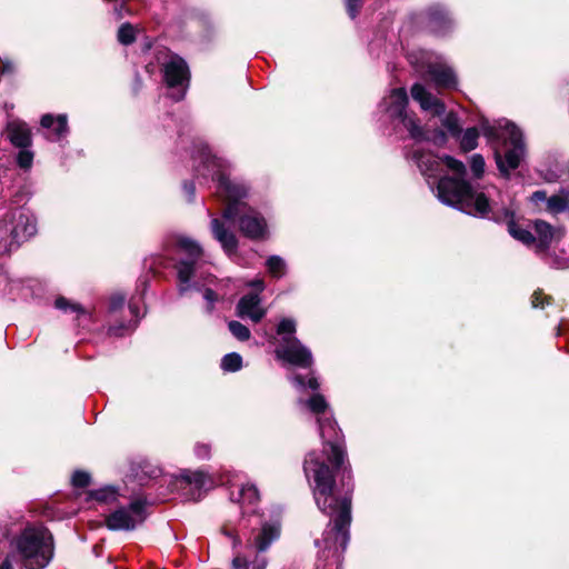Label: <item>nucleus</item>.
Here are the masks:
<instances>
[{
  "label": "nucleus",
  "instance_id": "f257e3e1",
  "mask_svg": "<svg viewBox=\"0 0 569 569\" xmlns=\"http://www.w3.org/2000/svg\"><path fill=\"white\" fill-rule=\"evenodd\" d=\"M317 423L323 450L309 452L303 470L317 507L331 518L322 540H316V546L338 555L346 550L350 538L352 472L341 430L332 415L317 418Z\"/></svg>",
  "mask_w": 569,
  "mask_h": 569
},
{
  "label": "nucleus",
  "instance_id": "f03ea898",
  "mask_svg": "<svg viewBox=\"0 0 569 569\" xmlns=\"http://www.w3.org/2000/svg\"><path fill=\"white\" fill-rule=\"evenodd\" d=\"M196 171L204 178L211 177L218 182L217 192L227 201L222 212L226 221H237L239 230L247 238L257 240L268 234V223L264 217L242 201L249 194V187L241 181L231 180L228 176L229 163L212 153L208 146L199 149Z\"/></svg>",
  "mask_w": 569,
  "mask_h": 569
},
{
  "label": "nucleus",
  "instance_id": "7ed1b4c3",
  "mask_svg": "<svg viewBox=\"0 0 569 569\" xmlns=\"http://www.w3.org/2000/svg\"><path fill=\"white\" fill-rule=\"evenodd\" d=\"M490 196V190L487 191V194L477 192L472 186L451 178L443 179L439 186V200L442 203L472 216L506 222L508 232L512 238L527 246H532V242H536L535 236L517 224L513 219V211L500 207L496 202L490 203L488 199Z\"/></svg>",
  "mask_w": 569,
  "mask_h": 569
},
{
  "label": "nucleus",
  "instance_id": "20e7f679",
  "mask_svg": "<svg viewBox=\"0 0 569 569\" xmlns=\"http://www.w3.org/2000/svg\"><path fill=\"white\" fill-rule=\"evenodd\" d=\"M408 94L405 88H396L386 94L379 103V110L391 121L398 120L409 132L416 142L430 141L437 146L446 142V134L442 130H427L420 126L415 114L407 112Z\"/></svg>",
  "mask_w": 569,
  "mask_h": 569
},
{
  "label": "nucleus",
  "instance_id": "39448f33",
  "mask_svg": "<svg viewBox=\"0 0 569 569\" xmlns=\"http://www.w3.org/2000/svg\"><path fill=\"white\" fill-rule=\"evenodd\" d=\"M17 553L28 569H42L52 558V536L43 527H30L16 540Z\"/></svg>",
  "mask_w": 569,
  "mask_h": 569
},
{
  "label": "nucleus",
  "instance_id": "423d86ee",
  "mask_svg": "<svg viewBox=\"0 0 569 569\" xmlns=\"http://www.w3.org/2000/svg\"><path fill=\"white\" fill-rule=\"evenodd\" d=\"M297 331L296 320L282 318L277 326L279 337L274 350L276 358L283 365H290L302 369L311 368L313 357L311 350L305 346L295 335Z\"/></svg>",
  "mask_w": 569,
  "mask_h": 569
},
{
  "label": "nucleus",
  "instance_id": "0eeeda50",
  "mask_svg": "<svg viewBox=\"0 0 569 569\" xmlns=\"http://www.w3.org/2000/svg\"><path fill=\"white\" fill-rule=\"evenodd\" d=\"M482 133L489 139H501L509 144L505 152V157H498L497 163L502 172H508L519 167L520 161L525 156V143L522 140L521 131L507 120H501L497 123H489L483 121L480 124Z\"/></svg>",
  "mask_w": 569,
  "mask_h": 569
},
{
  "label": "nucleus",
  "instance_id": "6e6552de",
  "mask_svg": "<svg viewBox=\"0 0 569 569\" xmlns=\"http://www.w3.org/2000/svg\"><path fill=\"white\" fill-rule=\"evenodd\" d=\"M182 253L188 256L187 260H180L176 266L178 276V290L180 295H184L190 290L200 291L203 284L198 280L199 267L197 259L201 257L202 249L198 242L189 238H181L178 242Z\"/></svg>",
  "mask_w": 569,
  "mask_h": 569
},
{
  "label": "nucleus",
  "instance_id": "1a4fd4ad",
  "mask_svg": "<svg viewBox=\"0 0 569 569\" xmlns=\"http://www.w3.org/2000/svg\"><path fill=\"white\" fill-rule=\"evenodd\" d=\"M410 157L415 161V163L418 166L420 172L428 179L437 177L442 163H445L447 166V168L453 173L451 179L461 180L465 183L471 186L465 179L466 173H467L466 166L463 164V162H461L452 157L446 156L445 158L441 159L431 152L423 151L420 148L413 149ZM446 178H450V176H445V177L440 178L437 183L436 196L438 199H439L440 182Z\"/></svg>",
  "mask_w": 569,
  "mask_h": 569
},
{
  "label": "nucleus",
  "instance_id": "9d476101",
  "mask_svg": "<svg viewBox=\"0 0 569 569\" xmlns=\"http://www.w3.org/2000/svg\"><path fill=\"white\" fill-rule=\"evenodd\" d=\"M409 60L423 76L430 77L436 86L456 88V73L441 57L426 50H419L409 53Z\"/></svg>",
  "mask_w": 569,
  "mask_h": 569
},
{
  "label": "nucleus",
  "instance_id": "9b49d317",
  "mask_svg": "<svg viewBox=\"0 0 569 569\" xmlns=\"http://www.w3.org/2000/svg\"><path fill=\"white\" fill-rule=\"evenodd\" d=\"M161 70L163 80L170 89L178 90L173 96L176 101L181 100L189 86L190 72L187 62L178 54L168 52L164 53L163 61H161Z\"/></svg>",
  "mask_w": 569,
  "mask_h": 569
},
{
  "label": "nucleus",
  "instance_id": "f8f14e48",
  "mask_svg": "<svg viewBox=\"0 0 569 569\" xmlns=\"http://www.w3.org/2000/svg\"><path fill=\"white\" fill-rule=\"evenodd\" d=\"M146 506L144 499H133L128 507L118 508L107 517V527L110 530H133L146 520Z\"/></svg>",
  "mask_w": 569,
  "mask_h": 569
},
{
  "label": "nucleus",
  "instance_id": "ddd939ff",
  "mask_svg": "<svg viewBox=\"0 0 569 569\" xmlns=\"http://www.w3.org/2000/svg\"><path fill=\"white\" fill-rule=\"evenodd\" d=\"M6 219L13 237L21 242L27 241L37 233V220L32 213L24 209L8 212Z\"/></svg>",
  "mask_w": 569,
  "mask_h": 569
},
{
  "label": "nucleus",
  "instance_id": "4468645a",
  "mask_svg": "<svg viewBox=\"0 0 569 569\" xmlns=\"http://www.w3.org/2000/svg\"><path fill=\"white\" fill-rule=\"evenodd\" d=\"M266 313L267 311L261 306L259 293H248L237 305V315L240 318H249L253 322H259Z\"/></svg>",
  "mask_w": 569,
  "mask_h": 569
},
{
  "label": "nucleus",
  "instance_id": "2eb2a0df",
  "mask_svg": "<svg viewBox=\"0 0 569 569\" xmlns=\"http://www.w3.org/2000/svg\"><path fill=\"white\" fill-rule=\"evenodd\" d=\"M411 97L417 101L423 111L440 116L445 112L446 107L437 97L432 96L422 84L415 83L411 87Z\"/></svg>",
  "mask_w": 569,
  "mask_h": 569
},
{
  "label": "nucleus",
  "instance_id": "dca6fc26",
  "mask_svg": "<svg viewBox=\"0 0 569 569\" xmlns=\"http://www.w3.org/2000/svg\"><path fill=\"white\" fill-rule=\"evenodd\" d=\"M231 500L239 503L244 515L254 513L259 501V491L253 483L241 485L231 492Z\"/></svg>",
  "mask_w": 569,
  "mask_h": 569
},
{
  "label": "nucleus",
  "instance_id": "f3484780",
  "mask_svg": "<svg viewBox=\"0 0 569 569\" xmlns=\"http://www.w3.org/2000/svg\"><path fill=\"white\" fill-rule=\"evenodd\" d=\"M6 132L10 142L17 148L31 146V130L26 122L19 119L9 120Z\"/></svg>",
  "mask_w": 569,
  "mask_h": 569
},
{
  "label": "nucleus",
  "instance_id": "a211bd4d",
  "mask_svg": "<svg viewBox=\"0 0 569 569\" xmlns=\"http://www.w3.org/2000/svg\"><path fill=\"white\" fill-rule=\"evenodd\" d=\"M210 227L213 238L221 244L224 252L227 254L236 252L238 247L237 237L224 226V222L218 218H212Z\"/></svg>",
  "mask_w": 569,
  "mask_h": 569
},
{
  "label": "nucleus",
  "instance_id": "6ab92c4d",
  "mask_svg": "<svg viewBox=\"0 0 569 569\" xmlns=\"http://www.w3.org/2000/svg\"><path fill=\"white\" fill-rule=\"evenodd\" d=\"M40 124L43 129L50 130L48 139L52 141H59L68 133V119L66 114L57 117L50 113L43 114Z\"/></svg>",
  "mask_w": 569,
  "mask_h": 569
},
{
  "label": "nucleus",
  "instance_id": "aec40b11",
  "mask_svg": "<svg viewBox=\"0 0 569 569\" xmlns=\"http://www.w3.org/2000/svg\"><path fill=\"white\" fill-rule=\"evenodd\" d=\"M428 14L429 26L435 33L443 34L452 27L453 21L445 7L433 6Z\"/></svg>",
  "mask_w": 569,
  "mask_h": 569
},
{
  "label": "nucleus",
  "instance_id": "412c9836",
  "mask_svg": "<svg viewBox=\"0 0 569 569\" xmlns=\"http://www.w3.org/2000/svg\"><path fill=\"white\" fill-rule=\"evenodd\" d=\"M533 228L536 232V242H532V246H535L537 251H545L553 238V228L541 220L535 221Z\"/></svg>",
  "mask_w": 569,
  "mask_h": 569
},
{
  "label": "nucleus",
  "instance_id": "4be33fe9",
  "mask_svg": "<svg viewBox=\"0 0 569 569\" xmlns=\"http://www.w3.org/2000/svg\"><path fill=\"white\" fill-rule=\"evenodd\" d=\"M280 525L278 522L264 523L261 532L254 540V545L258 551H264L268 547L279 537Z\"/></svg>",
  "mask_w": 569,
  "mask_h": 569
},
{
  "label": "nucleus",
  "instance_id": "5701e85b",
  "mask_svg": "<svg viewBox=\"0 0 569 569\" xmlns=\"http://www.w3.org/2000/svg\"><path fill=\"white\" fill-rule=\"evenodd\" d=\"M19 246L20 241L17 237H13V233L10 231V226L6 217H3L0 221V254L10 252Z\"/></svg>",
  "mask_w": 569,
  "mask_h": 569
},
{
  "label": "nucleus",
  "instance_id": "b1692460",
  "mask_svg": "<svg viewBox=\"0 0 569 569\" xmlns=\"http://www.w3.org/2000/svg\"><path fill=\"white\" fill-rule=\"evenodd\" d=\"M298 403L300 406L306 407L311 413L316 415L317 418L319 417H326L329 413L328 411V402L326 401L325 397L320 393H315L312 397H310L307 400L299 399Z\"/></svg>",
  "mask_w": 569,
  "mask_h": 569
},
{
  "label": "nucleus",
  "instance_id": "393cba45",
  "mask_svg": "<svg viewBox=\"0 0 569 569\" xmlns=\"http://www.w3.org/2000/svg\"><path fill=\"white\" fill-rule=\"evenodd\" d=\"M181 482L190 486L194 490H201L209 482L206 473L202 471H190L186 470L180 475Z\"/></svg>",
  "mask_w": 569,
  "mask_h": 569
},
{
  "label": "nucleus",
  "instance_id": "a878e982",
  "mask_svg": "<svg viewBox=\"0 0 569 569\" xmlns=\"http://www.w3.org/2000/svg\"><path fill=\"white\" fill-rule=\"evenodd\" d=\"M289 380L298 391H303L307 388L316 391L320 387V383L313 373H310L307 380L298 373L290 376Z\"/></svg>",
  "mask_w": 569,
  "mask_h": 569
},
{
  "label": "nucleus",
  "instance_id": "bb28decb",
  "mask_svg": "<svg viewBox=\"0 0 569 569\" xmlns=\"http://www.w3.org/2000/svg\"><path fill=\"white\" fill-rule=\"evenodd\" d=\"M266 266L268 269V272L274 277V278H282L287 272V264L286 261L279 257V256H270L267 261Z\"/></svg>",
  "mask_w": 569,
  "mask_h": 569
},
{
  "label": "nucleus",
  "instance_id": "cd10ccee",
  "mask_svg": "<svg viewBox=\"0 0 569 569\" xmlns=\"http://www.w3.org/2000/svg\"><path fill=\"white\" fill-rule=\"evenodd\" d=\"M54 306L57 309L62 310L64 312L77 313L78 319H80L81 317H90V315L79 303L71 302L63 297L58 298L54 302Z\"/></svg>",
  "mask_w": 569,
  "mask_h": 569
},
{
  "label": "nucleus",
  "instance_id": "c85d7f7f",
  "mask_svg": "<svg viewBox=\"0 0 569 569\" xmlns=\"http://www.w3.org/2000/svg\"><path fill=\"white\" fill-rule=\"evenodd\" d=\"M479 131L477 128H468L460 140V147L465 152L471 151L478 146Z\"/></svg>",
  "mask_w": 569,
  "mask_h": 569
},
{
  "label": "nucleus",
  "instance_id": "c756f323",
  "mask_svg": "<svg viewBox=\"0 0 569 569\" xmlns=\"http://www.w3.org/2000/svg\"><path fill=\"white\" fill-rule=\"evenodd\" d=\"M242 367V358L237 352L226 355L221 360V368L224 371L234 372Z\"/></svg>",
  "mask_w": 569,
  "mask_h": 569
},
{
  "label": "nucleus",
  "instance_id": "7c9ffc66",
  "mask_svg": "<svg viewBox=\"0 0 569 569\" xmlns=\"http://www.w3.org/2000/svg\"><path fill=\"white\" fill-rule=\"evenodd\" d=\"M90 496L100 502L116 501L119 493L114 487L108 486L96 491H92Z\"/></svg>",
  "mask_w": 569,
  "mask_h": 569
},
{
  "label": "nucleus",
  "instance_id": "2f4dec72",
  "mask_svg": "<svg viewBox=\"0 0 569 569\" xmlns=\"http://www.w3.org/2000/svg\"><path fill=\"white\" fill-rule=\"evenodd\" d=\"M136 40V29L130 23H123L118 30V41L124 46L133 43Z\"/></svg>",
  "mask_w": 569,
  "mask_h": 569
},
{
  "label": "nucleus",
  "instance_id": "473e14b6",
  "mask_svg": "<svg viewBox=\"0 0 569 569\" xmlns=\"http://www.w3.org/2000/svg\"><path fill=\"white\" fill-rule=\"evenodd\" d=\"M442 124L448 130V132L453 137H458L461 132L459 118L453 112H449L448 114H446V117L442 120Z\"/></svg>",
  "mask_w": 569,
  "mask_h": 569
},
{
  "label": "nucleus",
  "instance_id": "72a5a7b5",
  "mask_svg": "<svg viewBox=\"0 0 569 569\" xmlns=\"http://www.w3.org/2000/svg\"><path fill=\"white\" fill-rule=\"evenodd\" d=\"M228 328L232 336L240 341H247L250 338V330L239 321H230Z\"/></svg>",
  "mask_w": 569,
  "mask_h": 569
},
{
  "label": "nucleus",
  "instance_id": "f704fd0d",
  "mask_svg": "<svg viewBox=\"0 0 569 569\" xmlns=\"http://www.w3.org/2000/svg\"><path fill=\"white\" fill-rule=\"evenodd\" d=\"M547 208L553 213L566 211L565 191L548 198Z\"/></svg>",
  "mask_w": 569,
  "mask_h": 569
},
{
  "label": "nucleus",
  "instance_id": "c9c22d12",
  "mask_svg": "<svg viewBox=\"0 0 569 569\" xmlns=\"http://www.w3.org/2000/svg\"><path fill=\"white\" fill-rule=\"evenodd\" d=\"M17 156V162L22 169H30L33 162V153L28 148H20Z\"/></svg>",
  "mask_w": 569,
  "mask_h": 569
},
{
  "label": "nucleus",
  "instance_id": "e433bc0d",
  "mask_svg": "<svg viewBox=\"0 0 569 569\" xmlns=\"http://www.w3.org/2000/svg\"><path fill=\"white\" fill-rule=\"evenodd\" d=\"M470 168L476 178H480L485 171V160L482 156L476 153L470 159Z\"/></svg>",
  "mask_w": 569,
  "mask_h": 569
},
{
  "label": "nucleus",
  "instance_id": "4c0bfd02",
  "mask_svg": "<svg viewBox=\"0 0 569 569\" xmlns=\"http://www.w3.org/2000/svg\"><path fill=\"white\" fill-rule=\"evenodd\" d=\"M90 482V476L89 473L84 471H76L72 476V483L76 487H86Z\"/></svg>",
  "mask_w": 569,
  "mask_h": 569
},
{
  "label": "nucleus",
  "instance_id": "58836bf2",
  "mask_svg": "<svg viewBox=\"0 0 569 569\" xmlns=\"http://www.w3.org/2000/svg\"><path fill=\"white\" fill-rule=\"evenodd\" d=\"M362 1L361 0H346V8L348 11V14L350 18H356L360 8H361Z\"/></svg>",
  "mask_w": 569,
  "mask_h": 569
},
{
  "label": "nucleus",
  "instance_id": "ea45409f",
  "mask_svg": "<svg viewBox=\"0 0 569 569\" xmlns=\"http://www.w3.org/2000/svg\"><path fill=\"white\" fill-rule=\"evenodd\" d=\"M124 301H126V298L121 293H116V295L111 296L110 301H109L110 311H117L120 308H122L124 305Z\"/></svg>",
  "mask_w": 569,
  "mask_h": 569
},
{
  "label": "nucleus",
  "instance_id": "a19ab883",
  "mask_svg": "<svg viewBox=\"0 0 569 569\" xmlns=\"http://www.w3.org/2000/svg\"><path fill=\"white\" fill-rule=\"evenodd\" d=\"M211 447L208 443H197L194 453L199 459H208L210 457Z\"/></svg>",
  "mask_w": 569,
  "mask_h": 569
},
{
  "label": "nucleus",
  "instance_id": "79ce46f5",
  "mask_svg": "<svg viewBox=\"0 0 569 569\" xmlns=\"http://www.w3.org/2000/svg\"><path fill=\"white\" fill-rule=\"evenodd\" d=\"M203 299L207 302V310L211 312L213 310L214 302L218 300V296L211 289H204Z\"/></svg>",
  "mask_w": 569,
  "mask_h": 569
},
{
  "label": "nucleus",
  "instance_id": "37998d69",
  "mask_svg": "<svg viewBox=\"0 0 569 569\" xmlns=\"http://www.w3.org/2000/svg\"><path fill=\"white\" fill-rule=\"evenodd\" d=\"M545 301L548 303V297L545 296L541 291H535V293L532 295V299H531L532 307H535V308L541 307L542 308L545 306Z\"/></svg>",
  "mask_w": 569,
  "mask_h": 569
},
{
  "label": "nucleus",
  "instance_id": "c03bdc74",
  "mask_svg": "<svg viewBox=\"0 0 569 569\" xmlns=\"http://www.w3.org/2000/svg\"><path fill=\"white\" fill-rule=\"evenodd\" d=\"M183 191L186 193L187 200L192 201L194 198V193H196V188H194L193 182H186L183 184Z\"/></svg>",
  "mask_w": 569,
  "mask_h": 569
},
{
  "label": "nucleus",
  "instance_id": "a18cd8bd",
  "mask_svg": "<svg viewBox=\"0 0 569 569\" xmlns=\"http://www.w3.org/2000/svg\"><path fill=\"white\" fill-rule=\"evenodd\" d=\"M247 565H248V561L244 557H242L240 555L234 556V558L232 560L233 569L244 568V567H247Z\"/></svg>",
  "mask_w": 569,
  "mask_h": 569
},
{
  "label": "nucleus",
  "instance_id": "49530a36",
  "mask_svg": "<svg viewBox=\"0 0 569 569\" xmlns=\"http://www.w3.org/2000/svg\"><path fill=\"white\" fill-rule=\"evenodd\" d=\"M248 286H250V287L254 288V289L258 291L257 293H259V292L263 291V289H264V282H263V280H262V279H260V278H258V279H254V280L250 281V282L248 283Z\"/></svg>",
  "mask_w": 569,
  "mask_h": 569
},
{
  "label": "nucleus",
  "instance_id": "de8ad7c7",
  "mask_svg": "<svg viewBox=\"0 0 569 569\" xmlns=\"http://www.w3.org/2000/svg\"><path fill=\"white\" fill-rule=\"evenodd\" d=\"M531 200L536 203L539 201H545L547 200V193L545 191L538 190L532 193Z\"/></svg>",
  "mask_w": 569,
  "mask_h": 569
},
{
  "label": "nucleus",
  "instance_id": "09e8293b",
  "mask_svg": "<svg viewBox=\"0 0 569 569\" xmlns=\"http://www.w3.org/2000/svg\"><path fill=\"white\" fill-rule=\"evenodd\" d=\"M130 312L132 313V316L136 318L132 326H130V328H133L137 326V322H138V319L140 318V315H139V309L137 306L134 305H130Z\"/></svg>",
  "mask_w": 569,
  "mask_h": 569
},
{
  "label": "nucleus",
  "instance_id": "8fccbe9b",
  "mask_svg": "<svg viewBox=\"0 0 569 569\" xmlns=\"http://www.w3.org/2000/svg\"><path fill=\"white\" fill-rule=\"evenodd\" d=\"M224 533L231 538L233 548L241 543L240 539L237 536H234L233 532L224 530Z\"/></svg>",
  "mask_w": 569,
  "mask_h": 569
},
{
  "label": "nucleus",
  "instance_id": "3c124183",
  "mask_svg": "<svg viewBox=\"0 0 569 569\" xmlns=\"http://www.w3.org/2000/svg\"><path fill=\"white\" fill-rule=\"evenodd\" d=\"M267 566V561L264 558L257 559L252 569H264Z\"/></svg>",
  "mask_w": 569,
  "mask_h": 569
},
{
  "label": "nucleus",
  "instance_id": "603ef678",
  "mask_svg": "<svg viewBox=\"0 0 569 569\" xmlns=\"http://www.w3.org/2000/svg\"><path fill=\"white\" fill-rule=\"evenodd\" d=\"M0 569H13L12 568V562L10 560L9 557H7L6 559H3V561L1 562L0 565Z\"/></svg>",
  "mask_w": 569,
  "mask_h": 569
},
{
  "label": "nucleus",
  "instance_id": "864d4df0",
  "mask_svg": "<svg viewBox=\"0 0 569 569\" xmlns=\"http://www.w3.org/2000/svg\"><path fill=\"white\" fill-rule=\"evenodd\" d=\"M122 329H123V327H122V326H121V327H111V328L109 329V332H110L111 335H113V336H121V335H123Z\"/></svg>",
  "mask_w": 569,
  "mask_h": 569
}]
</instances>
